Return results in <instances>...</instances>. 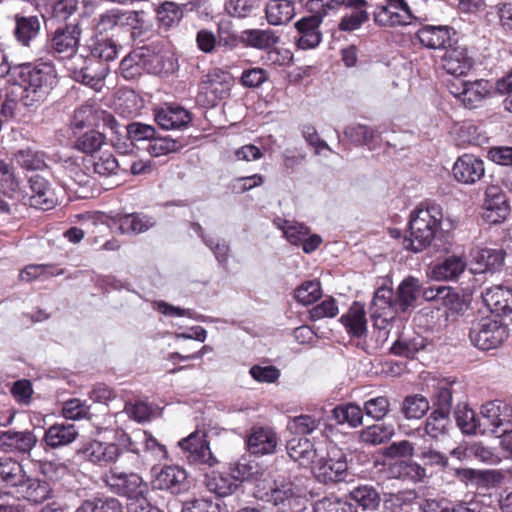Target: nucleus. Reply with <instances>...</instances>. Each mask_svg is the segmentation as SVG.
<instances>
[{"label":"nucleus","mask_w":512,"mask_h":512,"mask_svg":"<svg viewBox=\"0 0 512 512\" xmlns=\"http://www.w3.org/2000/svg\"><path fill=\"white\" fill-rule=\"evenodd\" d=\"M466 266L462 256L450 255L432 268V275L439 280H453L465 271Z\"/></svg>","instance_id":"nucleus-33"},{"label":"nucleus","mask_w":512,"mask_h":512,"mask_svg":"<svg viewBox=\"0 0 512 512\" xmlns=\"http://www.w3.org/2000/svg\"><path fill=\"white\" fill-rule=\"evenodd\" d=\"M10 81L16 89L21 90L19 102L25 107L34 106L57 83L55 70L47 63L15 65Z\"/></svg>","instance_id":"nucleus-2"},{"label":"nucleus","mask_w":512,"mask_h":512,"mask_svg":"<svg viewBox=\"0 0 512 512\" xmlns=\"http://www.w3.org/2000/svg\"><path fill=\"white\" fill-rule=\"evenodd\" d=\"M321 295V285L316 280L305 281L295 290L296 300L306 306L315 303Z\"/></svg>","instance_id":"nucleus-53"},{"label":"nucleus","mask_w":512,"mask_h":512,"mask_svg":"<svg viewBox=\"0 0 512 512\" xmlns=\"http://www.w3.org/2000/svg\"><path fill=\"white\" fill-rule=\"evenodd\" d=\"M80 35L81 29L76 19L66 23V71L74 81L96 89L110 71L108 66H101L96 58L113 61L118 54V46L112 39H103L97 41L91 50L93 57L77 54Z\"/></svg>","instance_id":"nucleus-1"},{"label":"nucleus","mask_w":512,"mask_h":512,"mask_svg":"<svg viewBox=\"0 0 512 512\" xmlns=\"http://www.w3.org/2000/svg\"><path fill=\"white\" fill-rule=\"evenodd\" d=\"M443 69L454 76L465 75L474 64L473 57L469 54L465 45L454 41L441 58Z\"/></svg>","instance_id":"nucleus-15"},{"label":"nucleus","mask_w":512,"mask_h":512,"mask_svg":"<svg viewBox=\"0 0 512 512\" xmlns=\"http://www.w3.org/2000/svg\"><path fill=\"white\" fill-rule=\"evenodd\" d=\"M247 448L250 453L264 455L273 453L277 446L276 433L265 427L253 428L247 438Z\"/></svg>","instance_id":"nucleus-25"},{"label":"nucleus","mask_w":512,"mask_h":512,"mask_svg":"<svg viewBox=\"0 0 512 512\" xmlns=\"http://www.w3.org/2000/svg\"><path fill=\"white\" fill-rule=\"evenodd\" d=\"M480 434H506L512 431V407L501 400L489 401L481 406Z\"/></svg>","instance_id":"nucleus-5"},{"label":"nucleus","mask_w":512,"mask_h":512,"mask_svg":"<svg viewBox=\"0 0 512 512\" xmlns=\"http://www.w3.org/2000/svg\"><path fill=\"white\" fill-rule=\"evenodd\" d=\"M484 208L486 217L492 222H501L506 219L510 212L506 194L497 185L487 186L485 190Z\"/></svg>","instance_id":"nucleus-21"},{"label":"nucleus","mask_w":512,"mask_h":512,"mask_svg":"<svg viewBox=\"0 0 512 512\" xmlns=\"http://www.w3.org/2000/svg\"><path fill=\"white\" fill-rule=\"evenodd\" d=\"M113 221L118 224V228L122 233L139 234L147 231L154 225L150 217L140 213H117Z\"/></svg>","instance_id":"nucleus-32"},{"label":"nucleus","mask_w":512,"mask_h":512,"mask_svg":"<svg viewBox=\"0 0 512 512\" xmlns=\"http://www.w3.org/2000/svg\"><path fill=\"white\" fill-rule=\"evenodd\" d=\"M125 129L131 141H151L156 135V129L153 126L141 122H132Z\"/></svg>","instance_id":"nucleus-62"},{"label":"nucleus","mask_w":512,"mask_h":512,"mask_svg":"<svg viewBox=\"0 0 512 512\" xmlns=\"http://www.w3.org/2000/svg\"><path fill=\"white\" fill-rule=\"evenodd\" d=\"M372 317H376L378 312H383L386 309L392 310L393 312L400 311L396 309V294L393 289L388 287H380L374 294L372 300Z\"/></svg>","instance_id":"nucleus-48"},{"label":"nucleus","mask_w":512,"mask_h":512,"mask_svg":"<svg viewBox=\"0 0 512 512\" xmlns=\"http://www.w3.org/2000/svg\"><path fill=\"white\" fill-rule=\"evenodd\" d=\"M156 14L160 26L169 29L179 24L183 18L184 11L179 4L172 1H164L157 7Z\"/></svg>","instance_id":"nucleus-45"},{"label":"nucleus","mask_w":512,"mask_h":512,"mask_svg":"<svg viewBox=\"0 0 512 512\" xmlns=\"http://www.w3.org/2000/svg\"><path fill=\"white\" fill-rule=\"evenodd\" d=\"M450 427V414L433 410L426 418L424 430L430 438L439 439L448 434Z\"/></svg>","instance_id":"nucleus-41"},{"label":"nucleus","mask_w":512,"mask_h":512,"mask_svg":"<svg viewBox=\"0 0 512 512\" xmlns=\"http://www.w3.org/2000/svg\"><path fill=\"white\" fill-rule=\"evenodd\" d=\"M62 272L60 267L53 264H29L20 271L19 280L26 283L34 280L43 281Z\"/></svg>","instance_id":"nucleus-39"},{"label":"nucleus","mask_w":512,"mask_h":512,"mask_svg":"<svg viewBox=\"0 0 512 512\" xmlns=\"http://www.w3.org/2000/svg\"><path fill=\"white\" fill-rule=\"evenodd\" d=\"M344 135L356 145H369L375 137V131L367 125L356 124L345 128Z\"/></svg>","instance_id":"nucleus-55"},{"label":"nucleus","mask_w":512,"mask_h":512,"mask_svg":"<svg viewBox=\"0 0 512 512\" xmlns=\"http://www.w3.org/2000/svg\"><path fill=\"white\" fill-rule=\"evenodd\" d=\"M105 143V135L95 130L81 135L75 142L74 148L87 154L98 151L101 146Z\"/></svg>","instance_id":"nucleus-51"},{"label":"nucleus","mask_w":512,"mask_h":512,"mask_svg":"<svg viewBox=\"0 0 512 512\" xmlns=\"http://www.w3.org/2000/svg\"><path fill=\"white\" fill-rule=\"evenodd\" d=\"M287 452L289 459L285 457L277 458L275 460L274 470L271 471L274 480L279 477L282 480L283 477H285L286 483L291 482L289 465H294L298 462L301 466H307L313 463L316 457V450L308 439H299L297 442H289Z\"/></svg>","instance_id":"nucleus-8"},{"label":"nucleus","mask_w":512,"mask_h":512,"mask_svg":"<svg viewBox=\"0 0 512 512\" xmlns=\"http://www.w3.org/2000/svg\"><path fill=\"white\" fill-rule=\"evenodd\" d=\"M29 187L32 192L30 196L32 205H41L43 209H49L52 201L46 198L47 181L40 175H33L29 178Z\"/></svg>","instance_id":"nucleus-50"},{"label":"nucleus","mask_w":512,"mask_h":512,"mask_svg":"<svg viewBox=\"0 0 512 512\" xmlns=\"http://www.w3.org/2000/svg\"><path fill=\"white\" fill-rule=\"evenodd\" d=\"M98 113V111L91 104H84L75 110L72 120H71V129L72 130H82L85 127H89L93 124L94 114Z\"/></svg>","instance_id":"nucleus-59"},{"label":"nucleus","mask_w":512,"mask_h":512,"mask_svg":"<svg viewBox=\"0 0 512 512\" xmlns=\"http://www.w3.org/2000/svg\"><path fill=\"white\" fill-rule=\"evenodd\" d=\"M233 77L229 72L214 68L203 76L199 84V96L204 95L207 103L215 105L229 95Z\"/></svg>","instance_id":"nucleus-11"},{"label":"nucleus","mask_w":512,"mask_h":512,"mask_svg":"<svg viewBox=\"0 0 512 512\" xmlns=\"http://www.w3.org/2000/svg\"><path fill=\"white\" fill-rule=\"evenodd\" d=\"M422 295L427 301L443 300L444 304H453L458 300V294L452 288L444 285H433L421 290Z\"/></svg>","instance_id":"nucleus-56"},{"label":"nucleus","mask_w":512,"mask_h":512,"mask_svg":"<svg viewBox=\"0 0 512 512\" xmlns=\"http://www.w3.org/2000/svg\"><path fill=\"white\" fill-rule=\"evenodd\" d=\"M489 94V83L480 79L473 82H467L464 92H462L461 103L468 109H473Z\"/></svg>","instance_id":"nucleus-42"},{"label":"nucleus","mask_w":512,"mask_h":512,"mask_svg":"<svg viewBox=\"0 0 512 512\" xmlns=\"http://www.w3.org/2000/svg\"><path fill=\"white\" fill-rule=\"evenodd\" d=\"M152 488L171 494H181L189 489L186 471L176 465H167L156 472L151 481Z\"/></svg>","instance_id":"nucleus-14"},{"label":"nucleus","mask_w":512,"mask_h":512,"mask_svg":"<svg viewBox=\"0 0 512 512\" xmlns=\"http://www.w3.org/2000/svg\"><path fill=\"white\" fill-rule=\"evenodd\" d=\"M15 493L19 498L38 505L52 497V488L46 481L25 473L23 479L16 485Z\"/></svg>","instance_id":"nucleus-17"},{"label":"nucleus","mask_w":512,"mask_h":512,"mask_svg":"<svg viewBox=\"0 0 512 512\" xmlns=\"http://www.w3.org/2000/svg\"><path fill=\"white\" fill-rule=\"evenodd\" d=\"M207 488L219 497H226L239 490L240 484L232 478L231 474L220 473L208 480Z\"/></svg>","instance_id":"nucleus-46"},{"label":"nucleus","mask_w":512,"mask_h":512,"mask_svg":"<svg viewBox=\"0 0 512 512\" xmlns=\"http://www.w3.org/2000/svg\"><path fill=\"white\" fill-rule=\"evenodd\" d=\"M108 432V430H106ZM113 433L114 439L117 440L128 451L135 454L145 452L150 454L155 459H164L167 456V451L164 445L160 444L151 434L143 430H137L130 437L123 430H110Z\"/></svg>","instance_id":"nucleus-10"},{"label":"nucleus","mask_w":512,"mask_h":512,"mask_svg":"<svg viewBox=\"0 0 512 512\" xmlns=\"http://www.w3.org/2000/svg\"><path fill=\"white\" fill-rule=\"evenodd\" d=\"M421 293L419 279L408 276L398 286L396 293V309L405 312L412 307Z\"/></svg>","instance_id":"nucleus-29"},{"label":"nucleus","mask_w":512,"mask_h":512,"mask_svg":"<svg viewBox=\"0 0 512 512\" xmlns=\"http://www.w3.org/2000/svg\"><path fill=\"white\" fill-rule=\"evenodd\" d=\"M394 435L392 425L374 424L361 432V440L369 445H380L388 442Z\"/></svg>","instance_id":"nucleus-47"},{"label":"nucleus","mask_w":512,"mask_h":512,"mask_svg":"<svg viewBox=\"0 0 512 512\" xmlns=\"http://www.w3.org/2000/svg\"><path fill=\"white\" fill-rule=\"evenodd\" d=\"M508 335L507 327L492 317L473 320L469 331L472 345L483 351L498 348Z\"/></svg>","instance_id":"nucleus-4"},{"label":"nucleus","mask_w":512,"mask_h":512,"mask_svg":"<svg viewBox=\"0 0 512 512\" xmlns=\"http://www.w3.org/2000/svg\"><path fill=\"white\" fill-rule=\"evenodd\" d=\"M442 220L441 207L436 204L418 207L410 214L409 236L403 239L406 250L418 253L432 243Z\"/></svg>","instance_id":"nucleus-3"},{"label":"nucleus","mask_w":512,"mask_h":512,"mask_svg":"<svg viewBox=\"0 0 512 512\" xmlns=\"http://www.w3.org/2000/svg\"><path fill=\"white\" fill-rule=\"evenodd\" d=\"M322 23L321 16L314 14L303 17L295 23V28L298 37L295 38L298 48L306 50L317 47L322 39V34L319 30Z\"/></svg>","instance_id":"nucleus-18"},{"label":"nucleus","mask_w":512,"mask_h":512,"mask_svg":"<svg viewBox=\"0 0 512 512\" xmlns=\"http://www.w3.org/2000/svg\"><path fill=\"white\" fill-rule=\"evenodd\" d=\"M205 433L195 431L187 438L179 441V446L185 454L186 460L191 464H206L214 466L218 461L210 451L209 444L205 439Z\"/></svg>","instance_id":"nucleus-13"},{"label":"nucleus","mask_w":512,"mask_h":512,"mask_svg":"<svg viewBox=\"0 0 512 512\" xmlns=\"http://www.w3.org/2000/svg\"><path fill=\"white\" fill-rule=\"evenodd\" d=\"M448 26H425L417 32L420 43L429 49H447L454 42Z\"/></svg>","instance_id":"nucleus-24"},{"label":"nucleus","mask_w":512,"mask_h":512,"mask_svg":"<svg viewBox=\"0 0 512 512\" xmlns=\"http://www.w3.org/2000/svg\"><path fill=\"white\" fill-rule=\"evenodd\" d=\"M454 178L463 184H474L485 172L484 163L472 154L460 156L453 165Z\"/></svg>","instance_id":"nucleus-19"},{"label":"nucleus","mask_w":512,"mask_h":512,"mask_svg":"<svg viewBox=\"0 0 512 512\" xmlns=\"http://www.w3.org/2000/svg\"><path fill=\"white\" fill-rule=\"evenodd\" d=\"M399 476L408 478L413 482H420L426 476V469L417 462L402 460L397 464Z\"/></svg>","instance_id":"nucleus-60"},{"label":"nucleus","mask_w":512,"mask_h":512,"mask_svg":"<svg viewBox=\"0 0 512 512\" xmlns=\"http://www.w3.org/2000/svg\"><path fill=\"white\" fill-rule=\"evenodd\" d=\"M268 80V72L262 68L255 67L243 71L240 82L247 88H258Z\"/></svg>","instance_id":"nucleus-64"},{"label":"nucleus","mask_w":512,"mask_h":512,"mask_svg":"<svg viewBox=\"0 0 512 512\" xmlns=\"http://www.w3.org/2000/svg\"><path fill=\"white\" fill-rule=\"evenodd\" d=\"M430 409L429 400L421 394L407 395L400 407V411L407 420H419Z\"/></svg>","instance_id":"nucleus-37"},{"label":"nucleus","mask_w":512,"mask_h":512,"mask_svg":"<svg viewBox=\"0 0 512 512\" xmlns=\"http://www.w3.org/2000/svg\"><path fill=\"white\" fill-rule=\"evenodd\" d=\"M276 224L283 231L284 236L292 245H301L305 240V237L309 235V229L303 224L292 223L283 219H278Z\"/></svg>","instance_id":"nucleus-52"},{"label":"nucleus","mask_w":512,"mask_h":512,"mask_svg":"<svg viewBox=\"0 0 512 512\" xmlns=\"http://www.w3.org/2000/svg\"><path fill=\"white\" fill-rule=\"evenodd\" d=\"M278 40V36L270 29H247L242 31L240 35V41L243 44L262 50L272 48Z\"/></svg>","instance_id":"nucleus-34"},{"label":"nucleus","mask_w":512,"mask_h":512,"mask_svg":"<svg viewBox=\"0 0 512 512\" xmlns=\"http://www.w3.org/2000/svg\"><path fill=\"white\" fill-rule=\"evenodd\" d=\"M454 417L462 433L467 435L480 434V415L477 416L467 404L459 402L455 407Z\"/></svg>","instance_id":"nucleus-35"},{"label":"nucleus","mask_w":512,"mask_h":512,"mask_svg":"<svg viewBox=\"0 0 512 512\" xmlns=\"http://www.w3.org/2000/svg\"><path fill=\"white\" fill-rule=\"evenodd\" d=\"M24 474L25 471L20 462L9 457L0 458V484L15 488Z\"/></svg>","instance_id":"nucleus-43"},{"label":"nucleus","mask_w":512,"mask_h":512,"mask_svg":"<svg viewBox=\"0 0 512 512\" xmlns=\"http://www.w3.org/2000/svg\"><path fill=\"white\" fill-rule=\"evenodd\" d=\"M366 4V0H348L346 6L352 7L355 10L341 19L339 29L342 31H354L360 28L369 19L368 13L361 9Z\"/></svg>","instance_id":"nucleus-40"},{"label":"nucleus","mask_w":512,"mask_h":512,"mask_svg":"<svg viewBox=\"0 0 512 512\" xmlns=\"http://www.w3.org/2000/svg\"><path fill=\"white\" fill-rule=\"evenodd\" d=\"M426 346V340L419 334L401 336L391 346L390 352L396 356L414 358Z\"/></svg>","instance_id":"nucleus-36"},{"label":"nucleus","mask_w":512,"mask_h":512,"mask_svg":"<svg viewBox=\"0 0 512 512\" xmlns=\"http://www.w3.org/2000/svg\"><path fill=\"white\" fill-rule=\"evenodd\" d=\"M15 27L13 35L17 42L24 47H30L40 33V20L37 16H24L16 14L14 16Z\"/></svg>","instance_id":"nucleus-26"},{"label":"nucleus","mask_w":512,"mask_h":512,"mask_svg":"<svg viewBox=\"0 0 512 512\" xmlns=\"http://www.w3.org/2000/svg\"><path fill=\"white\" fill-rule=\"evenodd\" d=\"M183 144L169 137H157L151 140L148 151L153 157H159L168 153L177 152Z\"/></svg>","instance_id":"nucleus-54"},{"label":"nucleus","mask_w":512,"mask_h":512,"mask_svg":"<svg viewBox=\"0 0 512 512\" xmlns=\"http://www.w3.org/2000/svg\"><path fill=\"white\" fill-rule=\"evenodd\" d=\"M106 485L121 496L138 501L144 499L147 484L136 473H119L112 471L105 479Z\"/></svg>","instance_id":"nucleus-12"},{"label":"nucleus","mask_w":512,"mask_h":512,"mask_svg":"<svg viewBox=\"0 0 512 512\" xmlns=\"http://www.w3.org/2000/svg\"><path fill=\"white\" fill-rule=\"evenodd\" d=\"M319 425V421L310 415H300L292 418L288 423V429L298 435L311 434Z\"/></svg>","instance_id":"nucleus-61"},{"label":"nucleus","mask_w":512,"mask_h":512,"mask_svg":"<svg viewBox=\"0 0 512 512\" xmlns=\"http://www.w3.org/2000/svg\"><path fill=\"white\" fill-rule=\"evenodd\" d=\"M269 24L277 26L290 22L295 15L294 2L291 0H269L265 7Z\"/></svg>","instance_id":"nucleus-31"},{"label":"nucleus","mask_w":512,"mask_h":512,"mask_svg":"<svg viewBox=\"0 0 512 512\" xmlns=\"http://www.w3.org/2000/svg\"><path fill=\"white\" fill-rule=\"evenodd\" d=\"M155 120L163 129H181L191 122V116L180 106H167L156 112Z\"/></svg>","instance_id":"nucleus-27"},{"label":"nucleus","mask_w":512,"mask_h":512,"mask_svg":"<svg viewBox=\"0 0 512 512\" xmlns=\"http://www.w3.org/2000/svg\"><path fill=\"white\" fill-rule=\"evenodd\" d=\"M363 411L359 405L355 403H348L345 405H338L332 410V418L337 424H349L351 427H357L362 424Z\"/></svg>","instance_id":"nucleus-44"},{"label":"nucleus","mask_w":512,"mask_h":512,"mask_svg":"<svg viewBox=\"0 0 512 512\" xmlns=\"http://www.w3.org/2000/svg\"><path fill=\"white\" fill-rule=\"evenodd\" d=\"M15 160L27 170H39L45 165L43 155L31 148L19 150L15 154Z\"/></svg>","instance_id":"nucleus-57"},{"label":"nucleus","mask_w":512,"mask_h":512,"mask_svg":"<svg viewBox=\"0 0 512 512\" xmlns=\"http://www.w3.org/2000/svg\"><path fill=\"white\" fill-rule=\"evenodd\" d=\"M417 499V493L415 490H402L396 493L384 494V503L390 504L393 508H401L403 506H409Z\"/></svg>","instance_id":"nucleus-63"},{"label":"nucleus","mask_w":512,"mask_h":512,"mask_svg":"<svg viewBox=\"0 0 512 512\" xmlns=\"http://www.w3.org/2000/svg\"><path fill=\"white\" fill-rule=\"evenodd\" d=\"M269 501L277 507L278 512H314V507L309 508L307 500L300 495V490L292 484L275 478V487L271 489Z\"/></svg>","instance_id":"nucleus-9"},{"label":"nucleus","mask_w":512,"mask_h":512,"mask_svg":"<svg viewBox=\"0 0 512 512\" xmlns=\"http://www.w3.org/2000/svg\"><path fill=\"white\" fill-rule=\"evenodd\" d=\"M390 410V401L385 396L371 398L364 403V411L374 420L383 419Z\"/></svg>","instance_id":"nucleus-58"},{"label":"nucleus","mask_w":512,"mask_h":512,"mask_svg":"<svg viewBox=\"0 0 512 512\" xmlns=\"http://www.w3.org/2000/svg\"><path fill=\"white\" fill-rule=\"evenodd\" d=\"M181 512H228L219 499L197 498L183 504Z\"/></svg>","instance_id":"nucleus-49"},{"label":"nucleus","mask_w":512,"mask_h":512,"mask_svg":"<svg viewBox=\"0 0 512 512\" xmlns=\"http://www.w3.org/2000/svg\"><path fill=\"white\" fill-rule=\"evenodd\" d=\"M97 430L102 439L81 447L77 450V455L101 466L115 462L120 456L119 445L121 444L113 438V433L106 432V430L110 431L109 428H97ZM111 430L119 429L111 428Z\"/></svg>","instance_id":"nucleus-6"},{"label":"nucleus","mask_w":512,"mask_h":512,"mask_svg":"<svg viewBox=\"0 0 512 512\" xmlns=\"http://www.w3.org/2000/svg\"><path fill=\"white\" fill-rule=\"evenodd\" d=\"M261 6L262 0H227L224 8L229 16L244 19L257 16Z\"/></svg>","instance_id":"nucleus-38"},{"label":"nucleus","mask_w":512,"mask_h":512,"mask_svg":"<svg viewBox=\"0 0 512 512\" xmlns=\"http://www.w3.org/2000/svg\"><path fill=\"white\" fill-rule=\"evenodd\" d=\"M347 499L355 505L357 512H375L381 505L382 498L377 487L360 484L349 491Z\"/></svg>","instance_id":"nucleus-20"},{"label":"nucleus","mask_w":512,"mask_h":512,"mask_svg":"<svg viewBox=\"0 0 512 512\" xmlns=\"http://www.w3.org/2000/svg\"><path fill=\"white\" fill-rule=\"evenodd\" d=\"M506 252L503 249L482 248L478 249L474 255V260L478 265L476 272H496L504 265Z\"/></svg>","instance_id":"nucleus-30"},{"label":"nucleus","mask_w":512,"mask_h":512,"mask_svg":"<svg viewBox=\"0 0 512 512\" xmlns=\"http://www.w3.org/2000/svg\"><path fill=\"white\" fill-rule=\"evenodd\" d=\"M485 306L496 315L512 313V289L502 286L486 288L482 292Z\"/></svg>","instance_id":"nucleus-22"},{"label":"nucleus","mask_w":512,"mask_h":512,"mask_svg":"<svg viewBox=\"0 0 512 512\" xmlns=\"http://www.w3.org/2000/svg\"><path fill=\"white\" fill-rule=\"evenodd\" d=\"M462 395L463 385L461 382L450 379L439 380L431 397L432 408L451 414L453 401L460 399Z\"/></svg>","instance_id":"nucleus-16"},{"label":"nucleus","mask_w":512,"mask_h":512,"mask_svg":"<svg viewBox=\"0 0 512 512\" xmlns=\"http://www.w3.org/2000/svg\"><path fill=\"white\" fill-rule=\"evenodd\" d=\"M37 438L31 431H6L0 434V449L8 453H29Z\"/></svg>","instance_id":"nucleus-23"},{"label":"nucleus","mask_w":512,"mask_h":512,"mask_svg":"<svg viewBox=\"0 0 512 512\" xmlns=\"http://www.w3.org/2000/svg\"><path fill=\"white\" fill-rule=\"evenodd\" d=\"M340 322L345 326L349 334L361 338L367 331L364 306L359 302H354L348 312L341 316Z\"/></svg>","instance_id":"nucleus-28"},{"label":"nucleus","mask_w":512,"mask_h":512,"mask_svg":"<svg viewBox=\"0 0 512 512\" xmlns=\"http://www.w3.org/2000/svg\"><path fill=\"white\" fill-rule=\"evenodd\" d=\"M317 480L325 485L346 482L350 475L346 454L337 448L328 451L314 466Z\"/></svg>","instance_id":"nucleus-7"}]
</instances>
